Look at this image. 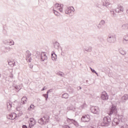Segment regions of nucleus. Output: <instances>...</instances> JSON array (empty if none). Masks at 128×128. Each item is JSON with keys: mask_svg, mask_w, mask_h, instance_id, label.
Segmentation results:
<instances>
[{"mask_svg": "<svg viewBox=\"0 0 128 128\" xmlns=\"http://www.w3.org/2000/svg\"><path fill=\"white\" fill-rule=\"evenodd\" d=\"M58 10H59L60 12H62V6L60 7Z\"/></svg>", "mask_w": 128, "mask_h": 128, "instance_id": "a19ab883", "label": "nucleus"}, {"mask_svg": "<svg viewBox=\"0 0 128 128\" xmlns=\"http://www.w3.org/2000/svg\"><path fill=\"white\" fill-rule=\"evenodd\" d=\"M72 124H74V126H78V122L76 121V120H74Z\"/></svg>", "mask_w": 128, "mask_h": 128, "instance_id": "7c9ffc66", "label": "nucleus"}, {"mask_svg": "<svg viewBox=\"0 0 128 128\" xmlns=\"http://www.w3.org/2000/svg\"><path fill=\"white\" fill-rule=\"evenodd\" d=\"M40 59L41 62H44V60H48V56H44L42 55H40Z\"/></svg>", "mask_w": 128, "mask_h": 128, "instance_id": "6ab92c4d", "label": "nucleus"}, {"mask_svg": "<svg viewBox=\"0 0 128 128\" xmlns=\"http://www.w3.org/2000/svg\"><path fill=\"white\" fill-rule=\"evenodd\" d=\"M95 74H96V76H98V72H95Z\"/></svg>", "mask_w": 128, "mask_h": 128, "instance_id": "bf43d9fd", "label": "nucleus"}, {"mask_svg": "<svg viewBox=\"0 0 128 128\" xmlns=\"http://www.w3.org/2000/svg\"><path fill=\"white\" fill-rule=\"evenodd\" d=\"M80 66H82V64H80Z\"/></svg>", "mask_w": 128, "mask_h": 128, "instance_id": "69168bd1", "label": "nucleus"}, {"mask_svg": "<svg viewBox=\"0 0 128 128\" xmlns=\"http://www.w3.org/2000/svg\"><path fill=\"white\" fill-rule=\"evenodd\" d=\"M90 68L91 70H92V68Z\"/></svg>", "mask_w": 128, "mask_h": 128, "instance_id": "e2e57ef3", "label": "nucleus"}, {"mask_svg": "<svg viewBox=\"0 0 128 128\" xmlns=\"http://www.w3.org/2000/svg\"><path fill=\"white\" fill-rule=\"evenodd\" d=\"M22 128H28V126H26V125H22Z\"/></svg>", "mask_w": 128, "mask_h": 128, "instance_id": "09e8293b", "label": "nucleus"}, {"mask_svg": "<svg viewBox=\"0 0 128 128\" xmlns=\"http://www.w3.org/2000/svg\"><path fill=\"white\" fill-rule=\"evenodd\" d=\"M10 78H14V74H12L11 75V76H10Z\"/></svg>", "mask_w": 128, "mask_h": 128, "instance_id": "4d7b16f0", "label": "nucleus"}, {"mask_svg": "<svg viewBox=\"0 0 128 128\" xmlns=\"http://www.w3.org/2000/svg\"><path fill=\"white\" fill-rule=\"evenodd\" d=\"M118 109L116 108V106L112 104L110 106V112L108 113L109 116H112V114H117Z\"/></svg>", "mask_w": 128, "mask_h": 128, "instance_id": "39448f33", "label": "nucleus"}, {"mask_svg": "<svg viewBox=\"0 0 128 128\" xmlns=\"http://www.w3.org/2000/svg\"><path fill=\"white\" fill-rule=\"evenodd\" d=\"M60 6H62V4H55V8H60Z\"/></svg>", "mask_w": 128, "mask_h": 128, "instance_id": "c756f323", "label": "nucleus"}, {"mask_svg": "<svg viewBox=\"0 0 128 128\" xmlns=\"http://www.w3.org/2000/svg\"><path fill=\"white\" fill-rule=\"evenodd\" d=\"M54 12L55 16H58V12L56 10H54Z\"/></svg>", "mask_w": 128, "mask_h": 128, "instance_id": "e433bc0d", "label": "nucleus"}, {"mask_svg": "<svg viewBox=\"0 0 128 128\" xmlns=\"http://www.w3.org/2000/svg\"><path fill=\"white\" fill-rule=\"evenodd\" d=\"M100 98L103 100H108V95L106 92H102Z\"/></svg>", "mask_w": 128, "mask_h": 128, "instance_id": "6e6552de", "label": "nucleus"}, {"mask_svg": "<svg viewBox=\"0 0 128 128\" xmlns=\"http://www.w3.org/2000/svg\"><path fill=\"white\" fill-rule=\"evenodd\" d=\"M72 12H74V8L73 6H69L65 10V14H70Z\"/></svg>", "mask_w": 128, "mask_h": 128, "instance_id": "9d476101", "label": "nucleus"}, {"mask_svg": "<svg viewBox=\"0 0 128 128\" xmlns=\"http://www.w3.org/2000/svg\"><path fill=\"white\" fill-rule=\"evenodd\" d=\"M87 49H88V52H90L92 50V46H89Z\"/></svg>", "mask_w": 128, "mask_h": 128, "instance_id": "f704fd0d", "label": "nucleus"}, {"mask_svg": "<svg viewBox=\"0 0 128 128\" xmlns=\"http://www.w3.org/2000/svg\"><path fill=\"white\" fill-rule=\"evenodd\" d=\"M14 88H16V90L17 92H20V89L22 88H20V86H15Z\"/></svg>", "mask_w": 128, "mask_h": 128, "instance_id": "c85d7f7f", "label": "nucleus"}, {"mask_svg": "<svg viewBox=\"0 0 128 128\" xmlns=\"http://www.w3.org/2000/svg\"><path fill=\"white\" fill-rule=\"evenodd\" d=\"M106 24V21H104V20H102L99 24L98 26V28H102V26H100V25L104 26V24Z\"/></svg>", "mask_w": 128, "mask_h": 128, "instance_id": "dca6fc26", "label": "nucleus"}, {"mask_svg": "<svg viewBox=\"0 0 128 128\" xmlns=\"http://www.w3.org/2000/svg\"><path fill=\"white\" fill-rule=\"evenodd\" d=\"M12 102L10 101L7 102V108L8 110H10L12 108Z\"/></svg>", "mask_w": 128, "mask_h": 128, "instance_id": "2eb2a0df", "label": "nucleus"}, {"mask_svg": "<svg viewBox=\"0 0 128 128\" xmlns=\"http://www.w3.org/2000/svg\"><path fill=\"white\" fill-rule=\"evenodd\" d=\"M42 54H44V56H46V52H42Z\"/></svg>", "mask_w": 128, "mask_h": 128, "instance_id": "c03bdc74", "label": "nucleus"}, {"mask_svg": "<svg viewBox=\"0 0 128 128\" xmlns=\"http://www.w3.org/2000/svg\"><path fill=\"white\" fill-rule=\"evenodd\" d=\"M51 56H52V60H56L57 56H56V54L54 53V51L52 52Z\"/></svg>", "mask_w": 128, "mask_h": 128, "instance_id": "4468645a", "label": "nucleus"}, {"mask_svg": "<svg viewBox=\"0 0 128 128\" xmlns=\"http://www.w3.org/2000/svg\"><path fill=\"white\" fill-rule=\"evenodd\" d=\"M62 98H68V93H64L62 95Z\"/></svg>", "mask_w": 128, "mask_h": 128, "instance_id": "4be33fe9", "label": "nucleus"}, {"mask_svg": "<svg viewBox=\"0 0 128 128\" xmlns=\"http://www.w3.org/2000/svg\"><path fill=\"white\" fill-rule=\"evenodd\" d=\"M105 4H104V2L103 6H108L106 5V2Z\"/></svg>", "mask_w": 128, "mask_h": 128, "instance_id": "6e6d98bb", "label": "nucleus"}, {"mask_svg": "<svg viewBox=\"0 0 128 128\" xmlns=\"http://www.w3.org/2000/svg\"><path fill=\"white\" fill-rule=\"evenodd\" d=\"M111 14H113V16H116V14H114V12L112 11Z\"/></svg>", "mask_w": 128, "mask_h": 128, "instance_id": "79ce46f5", "label": "nucleus"}, {"mask_svg": "<svg viewBox=\"0 0 128 128\" xmlns=\"http://www.w3.org/2000/svg\"><path fill=\"white\" fill-rule=\"evenodd\" d=\"M122 42L124 44H128V40H123Z\"/></svg>", "mask_w": 128, "mask_h": 128, "instance_id": "473e14b6", "label": "nucleus"}, {"mask_svg": "<svg viewBox=\"0 0 128 128\" xmlns=\"http://www.w3.org/2000/svg\"><path fill=\"white\" fill-rule=\"evenodd\" d=\"M46 90V86H44V88L42 89V90Z\"/></svg>", "mask_w": 128, "mask_h": 128, "instance_id": "3c124183", "label": "nucleus"}, {"mask_svg": "<svg viewBox=\"0 0 128 128\" xmlns=\"http://www.w3.org/2000/svg\"><path fill=\"white\" fill-rule=\"evenodd\" d=\"M6 118L8 120H12V113L8 115Z\"/></svg>", "mask_w": 128, "mask_h": 128, "instance_id": "72a5a7b5", "label": "nucleus"}, {"mask_svg": "<svg viewBox=\"0 0 128 128\" xmlns=\"http://www.w3.org/2000/svg\"><path fill=\"white\" fill-rule=\"evenodd\" d=\"M92 72H93V74H95L96 71L94 69H92Z\"/></svg>", "mask_w": 128, "mask_h": 128, "instance_id": "de8ad7c7", "label": "nucleus"}, {"mask_svg": "<svg viewBox=\"0 0 128 128\" xmlns=\"http://www.w3.org/2000/svg\"><path fill=\"white\" fill-rule=\"evenodd\" d=\"M40 56H42V54L40 52H36V58H40Z\"/></svg>", "mask_w": 128, "mask_h": 128, "instance_id": "5701e85b", "label": "nucleus"}, {"mask_svg": "<svg viewBox=\"0 0 128 128\" xmlns=\"http://www.w3.org/2000/svg\"><path fill=\"white\" fill-rule=\"evenodd\" d=\"M69 92H70V94H74V89H70V90L69 91Z\"/></svg>", "mask_w": 128, "mask_h": 128, "instance_id": "ea45409f", "label": "nucleus"}, {"mask_svg": "<svg viewBox=\"0 0 128 128\" xmlns=\"http://www.w3.org/2000/svg\"><path fill=\"white\" fill-rule=\"evenodd\" d=\"M50 120V116L46 115L38 120V123L42 126L46 124Z\"/></svg>", "mask_w": 128, "mask_h": 128, "instance_id": "f257e3e1", "label": "nucleus"}, {"mask_svg": "<svg viewBox=\"0 0 128 128\" xmlns=\"http://www.w3.org/2000/svg\"><path fill=\"white\" fill-rule=\"evenodd\" d=\"M116 40V36L114 34H109L107 38V42L109 44H114Z\"/></svg>", "mask_w": 128, "mask_h": 128, "instance_id": "20e7f679", "label": "nucleus"}, {"mask_svg": "<svg viewBox=\"0 0 128 128\" xmlns=\"http://www.w3.org/2000/svg\"><path fill=\"white\" fill-rule=\"evenodd\" d=\"M67 122H69V123L71 122L72 124L73 122H74V120L70 119V118H67Z\"/></svg>", "mask_w": 128, "mask_h": 128, "instance_id": "a878e982", "label": "nucleus"}, {"mask_svg": "<svg viewBox=\"0 0 128 128\" xmlns=\"http://www.w3.org/2000/svg\"><path fill=\"white\" fill-rule=\"evenodd\" d=\"M9 44L10 46H14V42L10 41Z\"/></svg>", "mask_w": 128, "mask_h": 128, "instance_id": "4c0bfd02", "label": "nucleus"}, {"mask_svg": "<svg viewBox=\"0 0 128 128\" xmlns=\"http://www.w3.org/2000/svg\"><path fill=\"white\" fill-rule=\"evenodd\" d=\"M42 96L45 98L46 100H48V94L46 92V94H43Z\"/></svg>", "mask_w": 128, "mask_h": 128, "instance_id": "b1692460", "label": "nucleus"}, {"mask_svg": "<svg viewBox=\"0 0 128 128\" xmlns=\"http://www.w3.org/2000/svg\"><path fill=\"white\" fill-rule=\"evenodd\" d=\"M54 46L56 50H58V48H60V43L56 41L55 42L54 44Z\"/></svg>", "mask_w": 128, "mask_h": 128, "instance_id": "f3484780", "label": "nucleus"}, {"mask_svg": "<svg viewBox=\"0 0 128 128\" xmlns=\"http://www.w3.org/2000/svg\"><path fill=\"white\" fill-rule=\"evenodd\" d=\"M49 92H52V89H50L46 92V93L48 94Z\"/></svg>", "mask_w": 128, "mask_h": 128, "instance_id": "58836bf2", "label": "nucleus"}, {"mask_svg": "<svg viewBox=\"0 0 128 128\" xmlns=\"http://www.w3.org/2000/svg\"><path fill=\"white\" fill-rule=\"evenodd\" d=\"M112 120L109 116H106L103 119V122L101 123L102 126H108Z\"/></svg>", "mask_w": 128, "mask_h": 128, "instance_id": "7ed1b4c3", "label": "nucleus"}, {"mask_svg": "<svg viewBox=\"0 0 128 128\" xmlns=\"http://www.w3.org/2000/svg\"><path fill=\"white\" fill-rule=\"evenodd\" d=\"M90 120V115H84L82 116L81 118L82 122H88Z\"/></svg>", "mask_w": 128, "mask_h": 128, "instance_id": "423d86ee", "label": "nucleus"}, {"mask_svg": "<svg viewBox=\"0 0 128 128\" xmlns=\"http://www.w3.org/2000/svg\"><path fill=\"white\" fill-rule=\"evenodd\" d=\"M91 112L95 114H100V110L96 106H92L90 108Z\"/></svg>", "mask_w": 128, "mask_h": 128, "instance_id": "0eeeda50", "label": "nucleus"}, {"mask_svg": "<svg viewBox=\"0 0 128 128\" xmlns=\"http://www.w3.org/2000/svg\"><path fill=\"white\" fill-rule=\"evenodd\" d=\"M124 120L123 116H119L118 118H114L112 122V126H118V124H122Z\"/></svg>", "mask_w": 128, "mask_h": 128, "instance_id": "f03ea898", "label": "nucleus"}, {"mask_svg": "<svg viewBox=\"0 0 128 128\" xmlns=\"http://www.w3.org/2000/svg\"><path fill=\"white\" fill-rule=\"evenodd\" d=\"M12 48L10 47H6L5 48V52H10Z\"/></svg>", "mask_w": 128, "mask_h": 128, "instance_id": "bb28decb", "label": "nucleus"}, {"mask_svg": "<svg viewBox=\"0 0 128 128\" xmlns=\"http://www.w3.org/2000/svg\"><path fill=\"white\" fill-rule=\"evenodd\" d=\"M0 76H2V75L0 74Z\"/></svg>", "mask_w": 128, "mask_h": 128, "instance_id": "0e129e2a", "label": "nucleus"}, {"mask_svg": "<svg viewBox=\"0 0 128 128\" xmlns=\"http://www.w3.org/2000/svg\"><path fill=\"white\" fill-rule=\"evenodd\" d=\"M57 74L58 76H62V74L60 72H58Z\"/></svg>", "mask_w": 128, "mask_h": 128, "instance_id": "a18cd8bd", "label": "nucleus"}, {"mask_svg": "<svg viewBox=\"0 0 128 128\" xmlns=\"http://www.w3.org/2000/svg\"><path fill=\"white\" fill-rule=\"evenodd\" d=\"M64 128H70L68 126L66 125L65 126Z\"/></svg>", "mask_w": 128, "mask_h": 128, "instance_id": "5fc2aeb1", "label": "nucleus"}, {"mask_svg": "<svg viewBox=\"0 0 128 128\" xmlns=\"http://www.w3.org/2000/svg\"><path fill=\"white\" fill-rule=\"evenodd\" d=\"M55 119L56 120L57 122H59L60 121V118H58V115H56L55 116Z\"/></svg>", "mask_w": 128, "mask_h": 128, "instance_id": "c9c22d12", "label": "nucleus"}, {"mask_svg": "<svg viewBox=\"0 0 128 128\" xmlns=\"http://www.w3.org/2000/svg\"><path fill=\"white\" fill-rule=\"evenodd\" d=\"M119 52L122 54V56H124L126 53V52L122 50H119Z\"/></svg>", "mask_w": 128, "mask_h": 128, "instance_id": "cd10ccee", "label": "nucleus"}, {"mask_svg": "<svg viewBox=\"0 0 128 128\" xmlns=\"http://www.w3.org/2000/svg\"><path fill=\"white\" fill-rule=\"evenodd\" d=\"M11 120H14L16 118V113H11Z\"/></svg>", "mask_w": 128, "mask_h": 128, "instance_id": "aec40b11", "label": "nucleus"}, {"mask_svg": "<svg viewBox=\"0 0 128 128\" xmlns=\"http://www.w3.org/2000/svg\"><path fill=\"white\" fill-rule=\"evenodd\" d=\"M128 40V36H124V37L123 38V40Z\"/></svg>", "mask_w": 128, "mask_h": 128, "instance_id": "37998d69", "label": "nucleus"}, {"mask_svg": "<svg viewBox=\"0 0 128 128\" xmlns=\"http://www.w3.org/2000/svg\"><path fill=\"white\" fill-rule=\"evenodd\" d=\"M122 30H128V24H124L123 25H122Z\"/></svg>", "mask_w": 128, "mask_h": 128, "instance_id": "412c9836", "label": "nucleus"}, {"mask_svg": "<svg viewBox=\"0 0 128 128\" xmlns=\"http://www.w3.org/2000/svg\"><path fill=\"white\" fill-rule=\"evenodd\" d=\"M102 40H103V42H104V39L102 38Z\"/></svg>", "mask_w": 128, "mask_h": 128, "instance_id": "052dcab7", "label": "nucleus"}, {"mask_svg": "<svg viewBox=\"0 0 128 128\" xmlns=\"http://www.w3.org/2000/svg\"><path fill=\"white\" fill-rule=\"evenodd\" d=\"M115 10L116 12H124V8L120 5H118Z\"/></svg>", "mask_w": 128, "mask_h": 128, "instance_id": "9b49d317", "label": "nucleus"}, {"mask_svg": "<svg viewBox=\"0 0 128 128\" xmlns=\"http://www.w3.org/2000/svg\"><path fill=\"white\" fill-rule=\"evenodd\" d=\"M26 100H28L26 96H24L21 99V102L22 104H24L26 102Z\"/></svg>", "mask_w": 128, "mask_h": 128, "instance_id": "a211bd4d", "label": "nucleus"}, {"mask_svg": "<svg viewBox=\"0 0 128 128\" xmlns=\"http://www.w3.org/2000/svg\"><path fill=\"white\" fill-rule=\"evenodd\" d=\"M88 82V80H86V82Z\"/></svg>", "mask_w": 128, "mask_h": 128, "instance_id": "680f3d73", "label": "nucleus"}, {"mask_svg": "<svg viewBox=\"0 0 128 128\" xmlns=\"http://www.w3.org/2000/svg\"><path fill=\"white\" fill-rule=\"evenodd\" d=\"M8 64H9V66H14V62L12 61H10L8 62Z\"/></svg>", "mask_w": 128, "mask_h": 128, "instance_id": "2f4dec72", "label": "nucleus"}, {"mask_svg": "<svg viewBox=\"0 0 128 128\" xmlns=\"http://www.w3.org/2000/svg\"><path fill=\"white\" fill-rule=\"evenodd\" d=\"M16 110L22 112V104L19 103L18 104V106L16 107Z\"/></svg>", "mask_w": 128, "mask_h": 128, "instance_id": "ddd939ff", "label": "nucleus"}, {"mask_svg": "<svg viewBox=\"0 0 128 128\" xmlns=\"http://www.w3.org/2000/svg\"><path fill=\"white\" fill-rule=\"evenodd\" d=\"M34 124H30L29 126L30 128H32V126H34Z\"/></svg>", "mask_w": 128, "mask_h": 128, "instance_id": "8fccbe9b", "label": "nucleus"}, {"mask_svg": "<svg viewBox=\"0 0 128 128\" xmlns=\"http://www.w3.org/2000/svg\"><path fill=\"white\" fill-rule=\"evenodd\" d=\"M3 33L4 34H6V30L4 29L3 30Z\"/></svg>", "mask_w": 128, "mask_h": 128, "instance_id": "49530a36", "label": "nucleus"}, {"mask_svg": "<svg viewBox=\"0 0 128 128\" xmlns=\"http://www.w3.org/2000/svg\"><path fill=\"white\" fill-rule=\"evenodd\" d=\"M128 100V94H124V96H122L121 98V102H126Z\"/></svg>", "mask_w": 128, "mask_h": 128, "instance_id": "f8f14e48", "label": "nucleus"}, {"mask_svg": "<svg viewBox=\"0 0 128 128\" xmlns=\"http://www.w3.org/2000/svg\"><path fill=\"white\" fill-rule=\"evenodd\" d=\"M82 90V87L79 86V89H78V90Z\"/></svg>", "mask_w": 128, "mask_h": 128, "instance_id": "13d9d810", "label": "nucleus"}, {"mask_svg": "<svg viewBox=\"0 0 128 128\" xmlns=\"http://www.w3.org/2000/svg\"><path fill=\"white\" fill-rule=\"evenodd\" d=\"M26 60H27V62H32V54H30V50H27L26 51Z\"/></svg>", "mask_w": 128, "mask_h": 128, "instance_id": "1a4fd4ad", "label": "nucleus"}, {"mask_svg": "<svg viewBox=\"0 0 128 128\" xmlns=\"http://www.w3.org/2000/svg\"><path fill=\"white\" fill-rule=\"evenodd\" d=\"M34 110V105L32 104L28 108V110Z\"/></svg>", "mask_w": 128, "mask_h": 128, "instance_id": "393cba45", "label": "nucleus"}, {"mask_svg": "<svg viewBox=\"0 0 128 128\" xmlns=\"http://www.w3.org/2000/svg\"><path fill=\"white\" fill-rule=\"evenodd\" d=\"M84 50L86 52H88V48H84Z\"/></svg>", "mask_w": 128, "mask_h": 128, "instance_id": "864d4df0", "label": "nucleus"}, {"mask_svg": "<svg viewBox=\"0 0 128 128\" xmlns=\"http://www.w3.org/2000/svg\"><path fill=\"white\" fill-rule=\"evenodd\" d=\"M29 66L30 68H34V66L32 64L29 65Z\"/></svg>", "mask_w": 128, "mask_h": 128, "instance_id": "603ef678", "label": "nucleus"}]
</instances>
